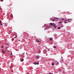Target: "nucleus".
Wrapping results in <instances>:
<instances>
[{
  "instance_id": "obj_4",
  "label": "nucleus",
  "mask_w": 74,
  "mask_h": 74,
  "mask_svg": "<svg viewBox=\"0 0 74 74\" xmlns=\"http://www.w3.org/2000/svg\"><path fill=\"white\" fill-rule=\"evenodd\" d=\"M54 24V23H53L52 24V23H51L50 24V25H51V26H53V25Z\"/></svg>"
},
{
  "instance_id": "obj_21",
  "label": "nucleus",
  "mask_w": 74,
  "mask_h": 74,
  "mask_svg": "<svg viewBox=\"0 0 74 74\" xmlns=\"http://www.w3.org/2000/svg\"><path fill=\"white\" fill-rule=\"evenodd\" d=\"M1 21L0 20V23H1Z\"/></svg>"
},
{
  "instance_id": "obj_7",
  "label": "nucleus",
  "mask_w": 74,
  "mask_h": 74,
  "mask_svg": "<svg viewBox=\"0 0 74 74\" xmlns=\"http://www.w3.org/2000/svg\"><path fill=\"white\" fill-rule=\"evenodd\" d=\"M52 66H54V65H55V64L53 63H52Z\"/></svg>"
},
{
  "instance_id": "obj_1",
  "label": "nucleus",
  "mask_w": 74,
  "mask_h": 74,
  "mask_svg": "<svg viewBox=\"0 0 74 74\" xmlns=\"http://www.w3.org/2000/svg\"><path fill=\"white\" fill-rule=\"evenodd\" d=\"M34 64H35V65H36V64H39V63L38 62L37 63L36 62H34Z\"/></svg>"
},
{
  "instance_id": "obj_23",
  "label": "nucleus",
  "mask_w": 74,
  "mask_h": 74,
  "mask_svg": "<svg viewBox=\"0 0 74 74\" xmlns=\"http://www.w3.org/2000/svg\"><path fill=\"white\" fill-rule=\"evenodd\" d=\"M0 72H1V69H0Z\"/></svg>"
},
{
  "instance_id": "obj_14",
  "label": "nucleus",
  "mask_w": 74,
  "mask_h": 74,
  "mask_svg": "<svg viewBox=\"0 0 74 74\" xmlns=\"http://www.w3.org/2000/svg\"><path fill=\"white\" fill-rule=\"evenodd\" d=\"M49 74H53V73H49Z\"/></svg>"
},
{
  "instance_id": "obj_28",
  "label": "nucleus",
  "mask_w": 74,
  "mask_h": 74,
  "mask_svg": "<svg viewBox=\"0 0 74 74\" xmlns=\"http://www.w3.org/2000/svg\"><path fill=\"white\" fill-rule=\"evenodd\" d=\"M50 49L49 48V49Z\"/></svg>"
},
{
  "instance_id": "obj_12",
  "label": "nucleus",
  "mask_w": 74,
  "mask_h": 74,
  "mask_svg": "<svg viewBox=\"0 0 74 74\" xmlns=\"http://www.w3.org/2000/svg\"><path fill=\"white\" fill-rule=\"evenodd\" d=\"M1 48H4V47L3 46H2L1 47Z\"/></svg>"
},
{
  "instance_id": "obj_17",
  "label": "nucleus",
  "mask_w": 74,
  "mask_h": 74,
  "mask_svg": "<svg viewBox=\"0 0 74 74\" xmlns=\"http://www.w3.org/2000/svg\"><path fill=\"white\" fill-rule=\"evenodd\" d=\"M0 25H3V24L2 23H1L0 24Z\"/></svg>"
},
{
  "instance_id": "obj_5",
  "label": "nucleus",
  "mask_w": 74,
  "mask_h": 74,
  "mask_svg": "<svg viewBox=\"0 0 74 74\" xmlns=\"http://www.w3.org/2000/svg\"><path fill=\"white\" fill-rule=\"evenodd\" d=\"M53 25V26L54 27V28H56V24H54Z\"/></svg>"
},
{
  "instance_id": "obj_9",
  "label": "nucleus",
  "mask_w": 74,
  "mask_h": 74,
  "mask_svg": "<svg viewBox=\"0 0 74 74\" xmlns=\"http://www.w3.org/2000/svg\"><path fill=\"white\" fill-rule=\"evenodd\" d=\"M62 21H64V20H65V19L62 18Z\"/></svg>"
},
{
  "instance_id": "obj_15",
  "label": "nucleus",
  "mask_w": 74,
  "mask_h": 74,
  "mask_svg": "<svg viewBox=\"0 0 74 74\" xmlns=\"http://www.w3.org/2000/svg\"><path fill=\"white\" fill-rule=\"evenodd\" d=\"M62 23V20H61V21L60 22V23Z\"/></svg>"
},
{
  "instance_id": "obj_16",
  "label": "nucleus",
  "mask_w": 74,
  "mask_h": 74,
  "mask_svg": "<svg viewBox=\"0 0 74 74\" xmlns=\"http://www.w3.org/2000/svg\"><path fill=\"white\" fill-rule=\"evenodd\" d=\"M0 1H3V0H0Z\"/></svg>"
},
{
  "instance_id": "obj_29",
  "label": "nucleus",
  "mask_w": 74,
  "mask_h": 74,
  "mask_svg": "<svg viewBox=\"0 0 74 74\" xmlns=\"http://www.w3.org/2000/svg\"><path fill=\"white\" fill-rule=\"evenodd\" d=\"M6 45H7L8 44H6Z\"/></svg>"
},
{
  "instance_id": "obj_11",
  "label": "nucleus",
  "mask_w": 74,
  "mask_h": 74,
  "mask_svg": "<svg viewBox=\"0 0 74 74\" xmlns=\"http://www.w3.org/2000/svg\"><path fill=\"white\" fill-rule=\"evenodd\" d=\"M54 21H55V19H53L52 20V21H53V22H54Z\"/></svg>"
},
{
  "instance_id": "obj_6",
  "label": "nucleus",
  "mask_w": 74,
  "mask_h": 74,
  "mask_svg": "<svg viewBox=\"0 0 74 74\" xmlns=\"http://www.w3.org/2000/svg\"><path fill=\"white\" fill-rule=\"evenodd\" d=\"M2 53H5V52H4V50H2Z\"/></svg>"
},
{
  "instance_id": "obj_25",
  "label": "nucleus",
  "mask_w": 74,
  "mask_h": 74,
  "mask_svg": "<svg viewBox=\"0 0 74 74\" xmlns=\"http://www.w3.org/2000/svg\"><path fill=\"white\" fill-rule=\"evenodd\" d=\"M24 53H23V54H24Z\"/></svg>"
},
{
  "instance_id": "obj_30",
  "label": "nucleus",
  "mask_w": 74,
  "mask_h": 74,
  "mask_svg": "<svg viewBox=\"0 0 74 74\" xmlns=\"http://www.w3.org/2000/svg\"><path fill=\"white\" fill-rule=\"evenodd\" d=\"M62 61L63 62V60H62Z\"/></svg>"
},
{
  "instance_id": "obj_18",
  "label": "nucleus",
  "mask_w": 74,
  "mask_h": 74,
  "mask_svg": "<svg viewBox=\"0 0 74 74\" xmlns=\"http://www.w3.org/2000/svg\"><path fill=\"white\" fill-rule=\"evenodd\" d=\"M23 60H24V59H23L22 60V61H23Z\"/></svg>"
},
{
  "instance_id": "obj_8",
  "label": "nucleus",
  "mask_w": 74,
  "mask_h": 74,
  "mask_svg": "<svg viewBox=\"0 0 74 74\" xmlns=\"http://www.w3.org/2000/svg\"><path fill=\"white\" fill-rule=\"evenodd\" d=\"M50 40V41H52V38H50L49 39Z\"/></svg>"
},
{
  "instance_id": "obj_13",
  "label": "nucleus",
  "mask_w": 74,
  "mask_h": 74,
  "mask_svg": "<svg viewBox=\"0 0 74 74\" xmlns=\"http://www.w3.org/2000/svg\"><path fill=\"white\" fill-rule=\"evenodd\" d=\"M53 48H56V47L55 46H54L53 47Z\"/></svg>"
},
{
  "instance_id": "obj_2",
  "label": "nucleus",
  "mask_w": 74,
  "mask_h": 74,
  "mask_svg": "<svg viewBox=\"0 0 74 74\" xmlns=\"http://www.w3.org/2000/svg\"><path fill=\"white\" fill-rule=\"evenodd\" d=\"M66 21H68V22H70L71 21V19H67L66 20Z\"/></svg>"
},
{
  "instance_id": "obj_22",
  "label": "nucleus",
  "mask_w": 74,
  "mask_h": 74,
  "mask_svg": "<svg viewBox=\"0 0 74 74\" xmlns=\"http://www.w3.org/2000/svg\"><path fill=\"white\" fill-rule=\"evenodd\" d=\"M40 42V41H37V42Z\"/></svg>"
},
{
  "instance_id": "obj_10",
  "label": "nucleus",
  "mask_w": 74,
  "mask_h": 74,
  "mask_svg": "<svg viewBox=\"0 0 74 74\" xmlns=\"http://www.w3.org/2000/svg\"><path fill=\"white\" fill-rule=\"evenodd\" d=\"M58 29H60V27H59L58 28Z\"/></svg>"
},
{
  "instance_id": "obj_26",
  "label": "nucleus",
  "mask_w": 74,
  "mask_h": 74,
  "mask_svg": "<svg viewBox=\"0 0 74 74\" xmlns=\"http://www.w3.org/2000/svg\"><path fill=\"white\" fill-rule=\"evenodd\" d=\"M57 64H59V62H57Z\"/></svg>"
},
{
  "instance_id": "obj_27",
  "label": "nucleus",
  "mask_w": 74,
  "mask_h": 74,
  "mask_svg": "<svg viewBox=\"0 0 74 74\" xmlns=\"http://www.w3.org/2000/svg\"><path fill=\"white\" fill-rule=\"evenodd\" d=\"M50 49L49 48V49Z\"/></svg>"
},
{
  "instance_id": "obj_3",
  "label": "nucleus",
  "mask_w": 74,
  "mask_h": 74,
  "mask_svg": "<svg viewBox=\"0 0 74 74\" xmlns=\"http://www.w3.org/2000/svg\"><path fill=\"white\" fill-rule=\"evenodd\" d=\"M67 20H65V21H64V23H69V22H67Z\"/></svg>"
},
{
  "instance_id": "obj_19",
  "label": "nucleus",
  "mask_w": 74,
  "mask_h": 74,
  "mask_svg": "<svg viewBox=\"0 0 74 74\" xmlns=\"http://www.w3.org/2000/svg\"><path fill=\"white\" fill-rule=\"evenodd\" d=\"M10 55H12V53H10Z\"/></svg>"
},
{
  "instance_id": "obj_20",
  "label": "nucleus",
  "mask_w": 74,
  "mask_h": 74,
  "mask_svg": "<svg viewBox=\"0 0 74 74\" xmlns=\"http://www.w3.org/2000/svg\"><path fill=\"white\" fill-rule=\"evenodd\" d=\"M36 57H37V58H39L38 56H37Z\"/></svg>"
},
{
  "instance_id": "obj_24",
  "label": "nucleus",
  "mask_w": 74,
  "mask_h": 74,
  "mask_svg": "<svg viewBox=\"0 0 74 74\" xmlns=\"http://www.w3.org/2000/svg\"><path fill=\"white\" fill-rule=\"evenodd\" d=\"M36 40L38 41V39H36Z\"/></svg>"
}]
</instances>
